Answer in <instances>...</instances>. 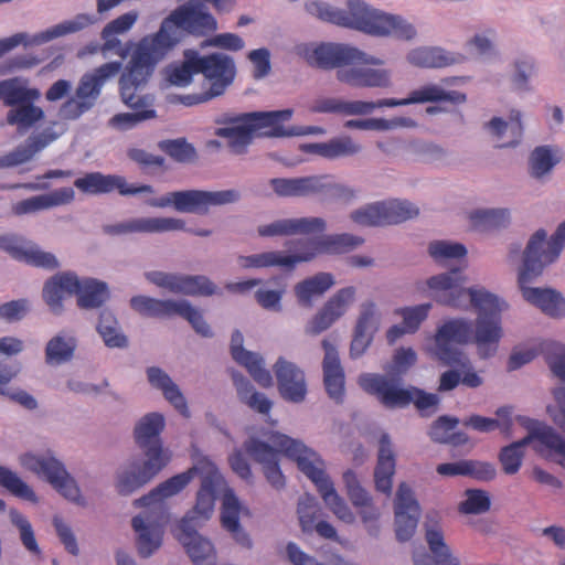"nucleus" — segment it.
Wrapping results in <instances>:
<instances>
[{
  "mask_svg": "<svg viewBox=\"0 0 565 565\" xmlns=\"http://www.w3.org/2000/svg\"><path fill=\"white\" fill-rule=\"evenodd\" d=\"M467 278L459 270L439 273L426 280L428 295L438 305L458 310L473 309L476 320L465 316L447 317L438 324L434 343L425 352L441 363H467V354L456 345L473 343L480 359L497 354L504 337L501 315L508 301L488 288L466 287Z\"/></svg>",
  "mask_w": 565,
  "mask_h": 565,
  "instance_id": "1",
  "label": "nucleus"
},
{
  "mask_svg": "<svg viewBox=\"0 0 565 565\" xmlns=\"http://www.w3.org/2000/svg\"><path fill=\"white\" fill-rule=\"evenodd\" d=\"M216 30L217 21L209 10L199 0H190L163 19L156 33L143 36L135 45V62L142 65L147 75L181 41L182 31L205 36Z\"/></svg>",
  "mask_w": 565,
  "mask_h": 565,
  "instance_id": "2",
  "label": "nucleus"
},
{
  "mask_svg": "<svg viewBox=\"0 0 565 565\" xmlns=\"http://www.w3.org/2000/svg\"><path fill=\"white\" fill-rule=\"evenodd\" d=\"M295 53L309 66L323 71L337 70V79L354 88H390L393 72L390 68H366L352 65L354 46L338 42H303Z\"/></svg>",
  "mask_w": 565,
  "mask_h": 565,
  "instance_id": "3",
  "label": "nucleus"
},
{
  "mask_svg": "<svg viewBox=\"0 0 565 565\" xmlns=\"http://www.w3.org/2000/svg\"><path fill=\"white\" fill-rule=\"evenodd\" d=\"M268 440L282 455L292 460L298 470L302 472L316 487L324 505L332 514L345 524H353L354 516L352 509L344 498L337 491L334 482L328 472V465L323 457L301 439L292 438L279 431H269Z\"/></svg>",
  "mask_w": 565,
  "mask_h": 565,
  "instance_id": "4",
  "label": "nucleus"
},
{
  "mask_svg": "<svg viewBox=\"0 0 565 565\" xmlns=\"http://www.w3.org/2000/svg\"><path fill=\"white\" fill-rule=\"evenodd\" d=\"M527 435L519 441L502 448L499 460L507 475L516 473L523 461L524 447L531 445L542 457L550 459L565 468V437L552 426L529 419Z\"/></svg>",
  "mask_w": 565,
  "mask_h": 565,
  "instance_id": "5",
  "label": "nucleus"
},
{
  "mask_svg": "<svg viewBox=\"0 0 565 565\" xmlns=\"http://www.w3.org/2000/svg\"><path fill=\"white\" fill-rule=\"evenodd\" d=\"M19 466L50 483L65 500L79 508L88 507V500L64 462L51 449H30L18 456Z\"/></svg>",
  "mask_w": 565,
  "mask_h": 565,
  "instance_id": "6",
  "label": "nucleus"
},
{
  "mask_svg": "<svg viewBox=\"0 0 565 565\" xmlns=\"http://www.w3.org/2000/svg\"><path fill=\"white\" fill-rule=\"evenodd\" d=\"M141 66L135 62V52L132 51L130 61L120 75L119 90L122 102L135 111L117 114L109 119V126L117 130L131 129L138 124L157 116L153 109V96L138 94L139 89L147 84L154 70H151L146 75Z\"/></svg>",
  "mask_w": 565,
  "mask_h": 565,
  "instance_id": "7",
  "label": "nucleus"
},
{
  "mask_svg": "<svg viewBox=\"0 0 565 565\" xmlns=\"http://www.w3.org/2000/svg\"><path fill=\"white\" fill-rule=\"evenodd\" d=\"M561 252L559 243H555L552 237L547 239V232L540 228L530 236L523 250L520 246H511L508 260L516 265L518 284L532 282L545 266L556 260Z\"/></svg>",
  "mask_w": 565,
  "mask_h": 565,
  "instance_id": "8",
  "label": "nucleus"
},
{
  "mask_svg": "<svg viewBox=\"0 0 565 565\" xmlns=\"http://www.w3.org/2000/svg\"><path fill=\"white\" fill-rule=\"evenodd\" d=\"M358 383L363 391L375 395L386 407H405L414 403L419 411L435 408L439 403L436 394L426 393L414 386L402 387L397 380L379 373H362Z\"/></svg>",
  "mask_w": 565,
  "mask_h": 565,
  "instance_id": "9",
  "label": "nucleus"
},
{
  "mask_svg": "<svg viewBox=\"0 0 565 565\" xmlns=\"http://www.w3.org/2000/svg\"><path fill=\"white\" fill-rule=\"evenodd\" d=\"M239 199L241 192L236 189L220 191L190 189L171 191L159 198L149 199L147 204L157 209L172 207L179 213L204 215L213 206L233 204Z\"/></svg>",
  "mask_w": 565,
  "mask_h": 565,
  "instance_id": "10",
  "label": "nucleus"
},
{
  "mask_svg": "<svg viewBox=\"0 0 565 565\" xmlns=\"http://www.w3.org/2000/svg\"><path fill=\"white\" fill-rule=\"evenodd\" d=\"M119 61L100 65L85 73L78 81L74 96L67 98L58 109L62 119L75 120L90 110L97 103L105 83L115 77L121 70Z\"/></svg>",
  "mask_w": 565,
  "mask_h": 565,
  "instance_id": "11",
  "label": "nucleus"
},
{
  "mask_svg": "<svg viewBox=\"0 0 565 565\" xmlns=\"http://www.w3.org/2000/svg\"><path fill=\"white\" fill-rule=\"evenodd\" d=\"M168 466L164 452L152 449L149 457H132L120 465L114 476V489L121 497H129L148 484Z\"/></svg>",
  "mask_w": 565,
  "mask_h": 565,
  "instance_id": "12",
  "label": "nucleus"
},
{
  "mask_svg": "<svg viewBox=\"0 0 565 565\" xmlns=\"http://www.w3.org/2000/svg\"><path fill=\"white\" fill-rule=\"evenodd\" d=\"M96 21L97 19L93 14L78 13L68 20L51 25L34 34L17 33L12 36L0 39V57L20 44L25 46L42 45L53 40L83 31L96 23Z\"/></svg>",
  "mask_w": 565,
  "mask_h": 565,
  "instance_id": "13",
  "label": "nucleus"
},
{
  "mask_svg": "<svg viewBox=\"0 0 565 565\" xmlns=\"http://www.w3.org/2000/svg\"><path fill=\"white\" fill-rule=\"evenodd\" d=\"M342 481L347 495L355 508L356 515H359L365 532L371 537H379L382 531L381 508L375 504L371 493L362 487L358 475L353 470H345L342 475ZM353 514L355 516L354 512Z\"/></svg>",
  "mask_w": 565,
  "mask_h": 565,
  "instance_id": "14",
  "label": "nucleus"
},
{
  "mask_svg": "<svg viewBox=\"0 0 565 565\" xmlns=\"http://www.w3.org/2000/svg\"><path fill=\"white\" fill-rule=\"evenodd\" d=\"M211 469V460L206 457L199 458L188 470L180 472L171 478L160 482L147 494L132 501L134 508H153L163 504L166 501L181 493L189 483L199 476L200 471Z\"/></svg>",
  "mask_w": 565,
  "mask_h": 565,
  "instance_id": "15",
  "label": "nucleus"
},
{
  "mask_svg": "<svg viewBox=\"0 0 565 565\" xmlns=\"http://www.w3.org/2000/svg\"><path fill=\"white\" fill-rule=\"evenodd\" d=\"M145 278L157 287L172 294L194 297H209L220 294L218 287L204 275H184L151 270L145 274Z\"/></svg>",
  "mask_w": 565,
  "mask_h": 565,
  "instance_id": "16",
  "label": "nucleus"
},
{
  "mask_svg": "<svg viewBox=\"0 0 565 565\" xmlns=\"http://www.w3.org/2000/svg\"><path fill=\"white\" fill-rule=\"evenodd\" d=\"M145 509L131 519V527L139 556L148 558L159 551L162 545L166 520L157 509Z\"/></svg>",
  "mask_w": 565,
  "mask_h": 565,
  "instance_id": "17",
  "label": "nucleus"
},
{
  "mask_svg": "<svg viewBox=\"0 0 565 565\" xmlns=\"http://www.w3.org/2000/svg\"><path fill=\"white\" fill-rule=\"evenodd\" d=\"M358 289L347 286L335 291L305 326L307 335L316 337L330 329L356 301Z\"/></svg>",
  "mask_w": 565,
  "mask_h": 565,
  "instance_id": "18",
  "label": "nucleus"
},
{
  "mask_svg": "<svg viewBox=\"0 0 565 565\" xmlns=\"http://www.w3.org/2000/svg\"><path fill=\"white\" fill-rule=\"evenodd\" d=\"M200 471L201 488L198 491L196 503L183 518H189V524L202 526L211 519L214 512L215 498L222 495L226 489L227 482L218 471L217 467L211 461V469Z\"/></svg>",
  "mask_w": 565,
  "mask_h": 565,
  "instance_id": "19",
  "label": "nucleus"
},
{
  "mask_svg": "<svg viewBox=\"0 0 565 565\" xmlns=\"http://www.w3.org/2000/svg\"><path fill=\"white\" fill-rule=\"evenodd\" d=\"M364 238L343 233L320 236L311 241L299 242L296 245L298 264L309 263L320 255H341L352 252L363 245Z\"/></svg>",
  "mask_w": 565,
  "mask_h": 565,
  "instance_id": "20",
  "label": "nucleus"
},
{
  "mask_svg": "<svg viewBox=\"0 0 565 565\" xmlns=\"http://www.w3.org/2000/svg\"><path fill=\"white\" fill-rule=\"evenodd\" d=\"M269 433L262 438L252 437L244 443V450L262 467L267 482L277 491L286 487V477L280 469L281 450L268 440Z\"/></svg>",
  "mask_w": 565,
  "mask_h": 565,
  "instance_id": "21",
  "label": "nucleus"
},
{
  "mask_svg": "<svg viewBox=\"0 0 565 565\" xmlns=\"http://www.w3.org/2000/svg\"><path fill=\"white\" fill-rule=\"evenodd\" d=\"M198 73H201L209 84V92L218 97L232 85L236 75L234 60L224 53L201 55L198 52Z\"/></svg>",
  "mask_w": 565,
  "mask_h": 565,
  "instance_id": "22",
  "label": "nucleus"
},
{
  "mask_svg": "<svg viewBox=\"0 0 565 565\" xmlns=\"http://www.w3.org/2000/svg\"><path fill=\"white\" fill-rule=\"evenodd\" d=\"M0 248L14 259L35 267L54 270L61 266L60 260L53 253L45 252L35 243L18 235L6 234L0 236Z\"/></svg>",
  "mask_w": 565,
  "mask_h": 565,
  "instance_id": "23",
  "label": "nucleus"
},
{
  "mask_svg": "<svg viewBox=\"0 0 565 565\" xmlns=\"http://www.w3.org/2000/svg\"><path fill=\"white\" fill-rule=\"evenodd\" d=\"M149 387L160 393L163 399L182 417L190 418L191 411L188 398L180 385L162 367L151 365L145 370Z\"/></svg>",
  "mask_w": 565,
  "mask_h": 565,
  "instance_id": "24",
  "label": "nucleus"
},
{
  "mask_svg": "<svg viewBox=\"0 0 565 565\" xmlns=\"http://www.w3.org/2000/svg\"><path fill=\"white\" fill-rule=\"evenodd\" d=\"M327 222L318 216H301L278 218L270 223L260 224L257 234L265 238L310 235L324 232Z\"/></svg>",
  "mask_w": 565,
  "mask_h": 565,
  "instance_id": "25",
  "label": "nucleus"
},
{
  "mask_svg": "<svg viewBox=\"0 0 565 565\" xmlns=\"http://www.w3.org/2000/svg\"><path fill=\"white\" fill-rule=\"evenodd\" d=\"M166 428V416L161 412H149L142 415L135 424L132 436L136 445L149 457L152 449H161L167 463L171 461V452L161 440V434Z\"/></svg>",
  "mask_w": 565,
  "mask_h": 565,
  "instance_id": "26",
  "label": "nucleus"
},
{
  "mask_svg": "<svg viewBox=\"0 0 565 565\" xmlns=\"http://www.w3.org/2000/svg\"><path fill=\"white\" fill-rule=\"evenodd\" d=\"M363 33L377 38H395L408 41L416 36V29L401 15L374 8Z\"/></svg>",
  "mask_w": 565,
  "mask_h": 565,
  "instance_id": "27",
  "label": "nucleus"
},
{
  "mask_svg": "<svg viewBox=\"0 0 565 565\" xmlns=\"http://www.w3.org/2000/svg\"><path fill=\"white\" fill-rule=\"evenodd\" d=\"M425 542L431 554L416 556L415 565H460V559L454 554L446 542L444 529L438 520L429 519L424 524Z\"/></svg>",
  "mask_w": 565,
  "mask_h": 565,
  "instance_id": "28",
  "label": "nucleus"
},
{
  "mask_svg": "<svg viewBox=\"0 0 565 565\" xmlns=\"http://www.w3.org/2000/svg\"><path fill=\"white\" fill-rule=\"evenodd\" d=\"M280 396L291 403H301L307 395V383L303 371L295 363L278 358L274 364Z\"/></svg>",
  "mask_w": 565,
  "mask_h": 565,
  "instance_id": "29",
  "label": "nucleus"
},
{
  "mask_svg": "<svg viewBox=\"0 0 565 565\" xmlns=\"http://www.w3.org/2000/svg\"><path fill=\"white\" fill-rule=\"evenodd\" d=\"M78 275L73 270L58 271L47 278L42 288V299L50 312L61 316L64 310L65 296L75 295Z\"/></svg>",
  "mask_w": 565,
  "mask_h": 565,
  "instance_id": "30",
  "label": "nucleus"
},
{
  "mask_svg": "<svg viewBox=\"0 0 565 565\" xmlns=\"http://www.w3.org/2000/svg\"><path fill=\"white\" fill-rule=\"evenodd\" d=\"M74 185L87 194H102L114 190H118L122 195L153 192L151 185H129L121 177L105 175L99 172L87 173L84 177L76 179Z\"/></svg>",
  "mask_w": 565,
  "mask_h": 565,
  "instance_id": "31",
  "label": "nucleus"
},
{
  "mask_svg": "<svg viewBox=\"0 0 565 565\" xmlns=\"http://www.w3.org/2000/svg\"><path fill=\"white\" fill-rule=\"evenodd\" d=\"M523 113L511 109L507 118L494 116L484 124V129L499 148L516 147L523 135Z\"/></svg>",
  "mask_w": 565,
  "mask_h": 565,
  "instance_id": "32",
  "label": "nucleus"
},
{
  "mask_svg": "<svg viewBox=\"0 0 565 565\" xmlns=\"http://www.w3.org/2000/svg\"><path fill=\"white\" fill-rule=\"evenodd\" d=\"M466 82L463 77H446L439 83H427L409 92L411 104H425L436 102H449L455 105L467 100L466 94L458 90H449L448 87Z\"/></svg>",
  "mask_w": 565,
  "mask_h": 565,
  "instance_id": "33",
  "label": "nucleus"
},
{
  "mask_svg": "<svg viewBox=\"0 0 565 565\" xmlns=\"http://www.w3.org/2000/svg\"><path fill=\"white\" fill-rule=\"evenodd\" d=\"M189 518H182L173 527L174 537L185 548L188 555L194 563L215 558L213 543L198 533V525L189 524Z\"/></svg>",
  "mask_w": 565,
  "mask_h": 565,
  "instance_id": "34",
  "label": "nucleus"
},
{
  "mask_svg": "<svg viewBox=\"0 0 565 565\" xmlns=\"http://www.w3.org/2000/svg\"><path fill=\"white\" fill-rule=\"evenodd\" d=\"M324 356L322 360L323 383L326 391L331 399L337 403L343 401L344 371L340 362L339 353L333 343L328 339L321 341Z\"/></svg>",
  "mask_w": 565,
  "mask_h": 565,
  "instance_id": "35",
  "label": "nucleus"
},
{
  "mask_svg": "<svg viewBox=\"0 0 565 565\" xmlns=\"http://www.w3.org/2000/svg\"><path fill=\"white\" fill-rule=\"evenodd\" d=\"M243 505L234 490L226 484L222 494L221 523L231 534L232 539L245 548H252L253 541L249 534L242 527L239 518Z\"/></svg>",
  "mask_w": 565,
  "mask_h": 565,
  "instance_id": "36",
  "label": "nucleus"
},
{
  "mask_svg": "<svg viewBox=\"0 0 565 565\" xmlns=\"http://www.w3.org/2000/svg\"><path fill=\"white\" fill-rule=\"evenodd\" d=\"M75 198L72 188H60L49 193L30 196L12 203L11 213L15 216L34 214L44 210L71 203Z\"/></svg>",
  "mask_w": 565,
  "mask_h": 565,
  "instance_id": "37",
  "label": "nucleus"
},
{
  "mask_svg": "<svg viewBox=\"0 0 565 565\" xmlns=\"http://www.w3.org/2000/svg\"><path fill=\"white\" fill-rule=\"evenodd\" d=\"M222 122L223 126L215 130V135L224 138L235 153H242L254 135L248 114L225 116Z\"/></svg>",
  "mask_w": 565,
  "mask_h": 565,
  "instance_id": "38",
  "label": "nucleus"
},
{
  "mask_svg": "<svg viewBox=\"0 0 565 565\" xmlns=\"http://www.w3.org/2000/svg\"><path fill=\"white\" fill-rule=\"evenodd\" d=\"M237 265L241 269H265L279 267L292 270L297 265L296 248L294 250H266L250 255H239Z\"/></svg>",
  "mask_w": 565,
  "mask_h": 565,
  "instance_id": "39",
  "label": "nucleus"
},
{
  "mask_svg": "<svg viewBox=\"0 0 565 565\" xmlns=\"http://www.w3.org/2000/svg\"><path fill=\"white\" fill-rule=\"evenodd\" d=\"M531 282L518 284L522 297L529 303L541 309L545 315L561 318L565 316V298L550 288L531 287Z\"/></svg>",
  "mask_w": 565,
  "mask_h": 565,
  "instance_id": "40",
  "label": "nucleus"
},
{
  "mask_svg": "<svg viewBox=\"0 0 565 565\" xmlns=\"http://www.w3.org/2000/svg\"><path fill=\"white\" fill-rule=\"evenodd\" d=\"M334 284L332 274L320 271L295 284L292 291L300 307L311 308Z\"/></svg>",
  "mask_w": 565,
  "mask_h": 565,
  "instance_id": "41",
  "label": "nucleus"
},
{
  "mask_svg": "<svg viewBox=\"0 0 565 565\" xmlns=\"http://www.w3.org/2000/svg\"><path fill=\"white\" fill-rule=\"evenodd\" d=\"M77 349V338L74 331L63 329L56 332L45 344V363L60 366L71 362Z\"/></svg>",
  "mask_w": 565,
  "mask_h": 565,
  "instance_id": "42",
  "label": "nucleus"
},
{
  "mask_svg": "<svg viewBox=\"0 0 565 565\" xmlns=\"http://www.w3.org/2000/svg\"><path fill=\"white\" fill-rule=\"evenodd\" d=\"M469 225L478 232H492L507 228L512 214L508 207H476L466 214Z\"/></svg>",
  "mask_w": 565,
  "mask_h": 565,
  "instance_id": "43",
  "label": "nucleus"
},
{
  "mask_svg": "<svg viewBox=\"0 0 565 565\" xmlns=\"http://www.w3.org/2000/svg\"><path fill=\"white\" fill-rule=\"evenodd\" d=\"M395 454L387 435H382L377 454V463L374 470L375 489L390 495L395 473Z\"/></svg>",
  "mask_w": 565,
  "mask_h": 565,
  "instance_id": "44",
  "label": "nucleus"
},
{
  "mask_svg": "<svg viewBox=\"0 0 565 565\" xmlns=\"http://www.w3.org/2000/svg\"><path fill=\"white\" fill-rule=\"evenodd\" d=\"M292 109L249 113V121L254 134L269 137H289V128L282 124L292 117Z\"/></svg>",
  "mask_w": 565,
  "mask_h": 565,
  "instance_id": "45",
  "label": "nucleus"
},
{
  "mask_svg": "<svg viewBox=\"0 0 565 565\" xmlns=\"http://www.w3.org/2000/svg\"><path fill=\"white\" fill-rule=\"evenodd\" d=\"M61 132H54L52 128H47L42 132L32 136L26 143L18 147L12 152L0 158L1 167H14L29 161L36 152L47 147L56 140Z\"/></svg>",
  "mask_w": 565,
  "mask_h": 565,
  "instance_id": "46",
  "label": "nucleus"
},
{
  "mask_svg": "<svg viewBox=\"0 0 565 565\" xmlns=\"http://www.w3.org/2000/svg\"><path fill=\"white\" fill-rule=\"evenodd\" d=\"M75 296L81 309H96L108 300V285L99 279L78 275Z\"/></svg>",
  "mask_w": 565,
  "mask_h": 565,
  "instance_id": "47",
  "label": "nucleus"
},
{
  "mask_svg": "<svg viewBox=\"0 0 565 565\" xmlns=\"http://www.w3.org/2000/svg\"><path fill=\"white\" fill-rule=\"evenodd\" d=\"M198 51L186 49L183 51V60L168 64L163 71L164 81L175 87H186L193 82L198 73Z\"/></svg>",
  "mask_w": 565,
  "mask_h": 565,
  "instance_id": "48",
  "label": "nucleus"
},
{
  "mask_svg": "<svg viewBox=\"0 0 565 565\" xmlns=\"http://www.w3.org/2000/svg\"><path fill=\"white\" fill-rule=\"evenodd\" d=\"M409 65L420 68H439L456 64L459 57L440 47H415L406 54Z\"/></svg>",
  "mask_w": 565,
  "mask_h": 565,
  "instance_id": "49",
  "label": "nucleus"
},
{
  "mask_svg": "<svg viewBox=\"0 0 565 565\" xmlns=\"http://www.w3.org/2000/svg\"><path fill=\"white\" fill-rule=\"evenodd\" d=\"M324 178L306 177L294 179H273L270 185L279 196H303L321 192L324 188Z\"/></svg>",
  "mask_w": 565,
  "mask_h": 565,
  "instance_id": "50",
  "label": "nucleus"
},
{
  "mask_svg": "<svg viewBox=\"0 0 565 565\" xmlns=\"http://www.w3.org/2000/svg\"><path fill=\"white\" fill-rule=\"evenodd\" d=\"M41 97L38 88L29 86L24 77H13L0 81V100L6 106L14 107L26 102H35Z\"/></svg>",
  "mask_w": 565,
  "mask_h": 565,
  "instance_id": "51",
  "label": "nucleus"
},
{
  "mask_svg": "<svg viewBox=\"0 0 565 565\" xmlns=\"http://www.w3.org/2000/svg\"><path fill=\"white\" fill-rule=\"evenodd\" d=\"M180 299H157L145 295L134 296L130 307L147 318H170L175 316Z\"/></svg>",
  "mask_w": 565,
  "mask_h": 565,
  "instance_id": "52",
  "label": "nucleus"
},
{
  "mask_svg": "<svg viewBox=\"0 0 565 565\" xmlns=\"http://www.w3.org/2000/svg\"><path fill=\"white\" fill-rule=\"evenodd\" d=\"M563 151L557 146H539L529 157V172L537 180L546 178L561 162Z\"/></svg>",
  "mask_w": 565,
  "mask_h": 565,
  "instance_id": "53",
  "label": "nucleus"
},
{
  "mask_svg": "<svg viewBox=\"0 0 565 565\" xmlns=\"http://www.w3.org/2000/svg\"><path fill=\"white\" fill-rule=\"evenodd\" d=\"M134 234H161L175 231H185L186 222L172 216L134 217Z\"/></svg>",
  "mask_w": 565,
  "mask_h": 565,
  "instance_id": "54",
  "label": "nucleus"
},
{
  "mask_svg": "<svg viewBox=\"0 0 565 565\" xmlns=\"http://www.w3.org/2000/svg\"><path fill=\"white\" fill-rule=\"evenodd\" d=\"M232 377L241 402L260 414L269 413L273 403L265 394L257 392L249 380L241 373H233Z\"/></svg>",
  "mask_w": 565,
  "mask_h": 565,
  "instance_id": "55",
  "label": "nucleus"
},
{
  "mask_svg": "<svg viewBox=\"0 0 565 565\" xmlns=\"http://www.w3.org/2000/svg\"><path fill=\"white\" fill-rule=\"evenodd\" d=\"M373 9L363 0H347L345 8H340L338 26L363 32Z\"/></svg>",
  "mask_w": 565,
  "mask_h": 565,
  "instance_id": "56",
  "label": "nucleus"
},
{
  "mask_svg": "<svg viewBox=\"0 0 565 565\" xmlns=\"http://www.w3.org/2000/svg\"><path fill=\"white\" fill-rule=\"evenodd\" d=\"M383 322L384 312L380 305L375 300L366 299L359 307L353 328L375 337Z\"/></svg>",
  "mask_w": 565,
  "mask_h": 565,
  "instance_id": "57",
  "label": "nucleus"
},
{
  "mask_svg": "<svg viewBox=\"0 0 565 565\" xmlns=\"http://www.w3.org/2000/svg\"><path fill=\"white\" fill-rule=\"evenodd\" d=\"M34 102L19 104L7 113V122L15 126L18 131L25 132L36 122L44 118V111L41 107L35 106Z\"/></svg>",
  "mask_w": 565,
  "mask_h": 565,
  "instance_id": "58",
  "label": "nucleus"
},
{
  "mask_svg": "<svg viewBox=\"0 0 565 565\" xmlns=\"http://www.w3.org/2000/svg\"><path fill=\"white\" fill-rule=\"evenodd\" d=\"M233 359L244 366L254 381L260 386L266 388L273 386L274 381L271 373L266 369L265 360L260 354L245 350L236 353Z\"/></svg>",
  "mask_w": 565,
  "mask_h": 565,
  "instance_id": "59",
  "label": "nucleus"
},
{
  "mask_svg": "<svg viewBox=\"0 0 565 565\" xmlns=\"http://www.w3.org/2000/svg\"><path fill=\"white\" fill-rule=\"evenodd\" d=\"M0 486L14 497L22 500L34 504L39 503L40 501L34 489L26 481H24L18 475V472L6 466H0Z\"/></svg>",
  "mask_w": 565,
  "mask_h": 565,
  "instance_id": "60",
  "label": "nucleus"
},
{
  "mask_svg": "<svg viewBox=\"0 0 565 565\" xmlns=\"http://www.w3.org/2000/svg\"><path fill=\"white\" fill-rule=\"evenodd\" d=\"M380 202L385 225L405 222L419 213L418 207L407 200L390 199Z\"/></svg>",
  "mask_w": 565,
  "mask_h": 565,
  "instance_id": "61",
  "label": "nucleus"
},
{
  "mask_svg": "<svg viewBox=\"0 0 565 565\" xmlns=\"http://www.w3.org/2000/svg\"><path fill=\"white\" fill-rule=\"evenodd\" d=\"M428 254L435 263L446 266L452 260L465 258L467 248L458 242L437 239L429 243Z\"/></svg>",
  "mask_w": 565,
  "mask_h": 565,
  "instance_id": "62",
  "label": "nucleus"
},
{
  "mask_svg": "<svg viewBox=\"0 0 565 565\" xmlns=\"http://www.w3.org/2000/svg\"><path fill=\"white\" fill-rule=\"evenodd\" d=\"M97 331L108 348L122 349L128 345L127 337L121 332L117 319L109 311L100 313Z\"/></svg>",
  "mask_w": 565,
  "mask_h": 565,
  "instance_id": "63",
  "label": "nucleus"
},
{
  "mask_svg": "<svg viewBox=\"0 0 565 565\" xmlns=\"http://www.w3.org/2000/svg\"><path fill=\"white\" fill-rule=\"evenodd\" d=\"M433 305L429 302L414 306L398 307L394 310V315L401 318L402 324L409 334H415L427 320Z\"/></svg>",
  "mask_w": 565,
  "mask_h": 565,
  "instance_id": "64",
  "label": "nucleus"
}]
</instances>
